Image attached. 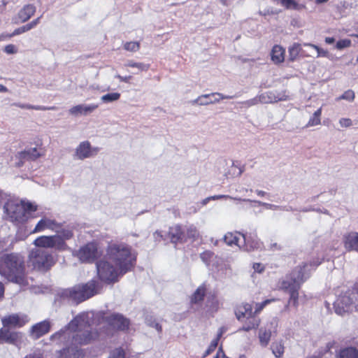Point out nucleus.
Wrapping results in <instances>:
<instances>
[{"label": "nucleus", "instance_id": "f257e3e1", "mask_svg": "<svg viewBox=\"0 0 358 358\" xmlns=\"http://www.w3.org/2000/svg\"><path fill=\"white\" fill-rule=\"evenodd\" d=\"M322 260L310 262V263L303 262L301 264L294 267L287 275L286 278L280 283V288L289 294L287 303L285 309L289 306H293L296 309L299 306V290L301 285L309 278L310 274L306 273V268L310 266L316 268L320 265Z\"/></svg>", "mask_w": 358, "mask_h": 358}, {"label": "nucleus", "instance_id": "f03ea898", "mask_svg": "<svg viewBox=\"0 0 358 358\" xmlns=\"http://www.w3.org/2000/svg\"><path fill=\"white\" fill-rule=\"evenodd\" d=\"M0 275L10 282L20 285H28L24 258L13 252L2 255L0 257Z\"/></svg>", "mask_w": 358, "mask_h": 358}, {"label": "nucleus", "instance_id": "7ed1b4c3", "mask_svg": "<svg viewBox=\"0 0 358 358\" xmlns=\"http://www.w3.org/2000/svg\"><path fill=\"white\" fill-rule=\"evenodd\" d=\"M73 334L71 343L74 345H86L99 338V332L92 328L89 315L81 313L74 317L67 325Z\"/></svg>", "mask_w": 358, "mask_h": 358}, {"label": "nucleus", "instance_id": "20e7f679", "mask_svg": "<svg viewBox=\"0 0 358 358\" xmlns=\"http://www.w3.org/2000/svg\"><path fill=\"white\" fill-rule=\"evenodd\" d=\"M107 256L120 270V273L132 271L136 264V255L132 252L131 247L124 243L110 244L107 248Z\"/></svg>", "mask_w": 358, "mask_h": 358}, {"label": "nucleus", "instance_id": "39448f33", "mask_svg": "<svg viewBox=\"0 0 358 358\" xmlns=\"http://www.w3.org/2000/svg\"><path fill=\"white\" fill-rule=\"evenodd\" d=\"M102 288L101 282L92 279L85 283L77 284L64 289L62 293V296L72 300L76 303H80L99 294Z\"/></svg>", "mask_w": 358, "mask_h": 358}, {"label": "nucleus", "instance_id": "423d86ee", "mask_svg": "<svg viewBox=\"0 0 358 358\" xmlns=\"http://www.w3.org/2000/svg\"><path fill=\"white\" fill-rule=\"evenodd\" d=\"M5 213L10 222L24 224L30 218V213L37 210V206L30 201L9 200L4 205Z\"/></svg>", "mask_w": 358, "mask_h": 358}, {"label": "nucleus", "instance_id": "0eeeda50", "mask_svg": "<svg viewBox=\"0 0 358 358\" xmlns=\"http://www.w3.org/2000/svg\"><path fill=\"white\" fill-rule=\"evenodd\" d=\"M235 315L237 320L243 322V327L239 331H249L257 329L260 324V318L252 314V306L248 303L237 306Z\"/></svg>", "mask_w": 358, "mask_h": 358}, {"label": "nucleus", "instance_id": "6e6552de", "mask_svg": "<svg viewBox=\"0 0 358 358\" xmlns=\"http://www.w3.org/2000/svg\"><path fill=\"white\" fill-rule=\"evenodd\" d=\"M96 273L101 282L108 285L114 284L122 276L118 267H114L106 260L101 259L96 262Z\"/></svg>", "mask_w": 358, "mask_h": 358}, {"label": "nucleus", "instance_id": "1a4fd4ad", "mask_svg": "<svg viewBox=\"0 0 358 358\" xmlns=\"http://www.w3.org/2000/svg\"><path fill=\"white\" fill-rule=\"evenodd\" d=\"M29 262L34 269L43 272L48 271L55 264L52 255L41 249L33 250L29 255Z\"/></svg>", "mask_w": 358, "mask_h": 358}, {"label": "nucleus", "instance_id": "9d476101", "mask_svg": "<svg viewBox=\"0 0 358 358\" xmlns=\"http://www.w3.org/2000/svg\"><path fill=\"white\" fill-rule=\"evenodd\" d=\"M357 294L358 289L355 287L348 289L345 292H342L334 303L335 312L340 315L351 312L353 308L356 307L355 301Z\"/></svg>", "mask_w": 358, "mask_h": 358}, {"label": "nucleus", "instance_id": "9b49d317", "mask_svg": "<svg viewBox=\"0 0 358 358\" xmlns=\"http://www.w3.org/2000/svg\"><path fill=\"white\" fill-rule=\"evenodd\" d=\"M224 241L229 246H238L247 251L254 250L259 247L257 241H250L245 234L238 231L227 232L224 236Z\"/></svg>", "mask_w": 358, "mask_h": 358}, {"label": "nucleus", "instance_id": "f8f14e48", "mask_svg": "<svg viewBox=\"0 0 358 358\" xmlns=\"http://www.w3.org/2000/svg\"><path fill=\"white\" fill-rule=\"evenodd\" d=\"M102 251L99 248L96 241L88 242L76 252V257L83 263H93L101 255Z\"/></svg>", "mask_w": 358, "mask_h": 358}, {"label": "nucleus", "instance_id": "ddd939ff", "mask_svg": "<svg viewBox=\"0 0 358 358\" xmlns=\"http://www.w3.org/2000/svg\"><path fill=\"white\" fill-rule=\"evenodd\" d=\"M34 244L38 248H55L58 251H65L69 249L67 244L56 235L41 236L34 240Z\"/></svg>", "mask_w": 358, "mask_h": 358}, {"label": "nucleus", "instance_id": "4468645a", "mask_svg": "<svg viewBox=\"0 0 358 358\" xmlns=\"http://www.w3.org/2000/svg\"><path fill=\"white\" fill-rule=\"evenodd\" d=\"M103 321L113 331H126L129 329L130 321L122 314L112 313L102 317Z\"/></svg>", "mask_w": 358, "mask_h": 358}, {"label": "nucleus", "instance_id": "2eb2a0df", "mask_svg": "<svg viewBox=\"0 0 358 358\" xmlns=\"http://www.w3.org/2000/svg\"><path fill=\"white\" fill-rule=\"evenodd\" d=\"M185 228L180 224H175L169 227L167 232V238L173 244L185 242Z\"/></svg>", "mask_w": 358, "mask_h": 358}, {"label": "nucleus", "instance_id": "dca6fc26", "mask_svg": "<svg viewBox=\"0 0 358 358\" xmlns=\"http://www.w3.org/2000/svg\"><path fill=\"white\" fill-rule=\"evenodd\" d=\"M22 338L20 332L4 327L0 329V343L16 344Z\"/></svg>", "mask_w": 358, "mask_h": 358}, {"label": "nucleus", "instance_id": "f3484780", "mask_svg": "<svg viewBox=\"0 0 358 358\" xmlns=\"http://www.w3.org/2000/svg\"><path fill=\"white\" fill-rule=\"evenodd\" d=\"M43 155L36 148H30L19 152L16 155V158L19 159L18 166H21L25 161H35Z\"/></svg>", "mask_w": 358, "mask_h": 358}, {"label": "nucleus", "instance_id": "a211bd4d", "mask_svg": "<svg viewBox=\"0 0 358 358\" xmlns=\"http://www.w3.org/2000/svg\"><path fill=\"white\" fill-rule=\"evenodd\" d=\"M1 322L4 327L10 329L11 328L23 327L26 323V320L18 314H12L2 317Z\"/></svg>", "mask_w": 358, "mask_h": 358}, {"label": "nucleus", "instance_id": "6ab92c4d", "mask_svg": "<svg viewBox=\"0 0 358 358\" xmlns=\"http://www.w3.org/2000/svg\"><path fill=\"white\" fill-rule=\"evenodd\" d=\"M208 285L206 282L200 285L189 297L190 306L192 307L194 305L201 306L206 295Z\"/></svg>", "mask_w": 358, "mask_h": 358}, {"label": "nucleus", "instance_id": "aec40b11", "mask_svg": "<svg viewBox=\"0 0 358 358\" xmlns=\"http://www.w3.org/2000/svg\"><path fill=\"white\" fill-rule=\"evenodd\" d=\"M58 227L59 224L55 220L50 219L47 217H43L38 222L31 233L36 234L43 231L46 229L54 231Z\"/></svg>", "mask_w": 358, "mask_h": 358}, {"label": "nucleus", "instance_id": "412c9836", "mask_svg": "<svg viewBox=\"0 0 358 358\" xmlns=\"http://www.w3.org/2000/svg\"><path fill=\"white\" fill-rule=\"evenodd\" d=\"M50 330V323L47 320H44L34 324L31 327V334L34 338L38 339L48 334Z\"/></svg>", "mask_w": 358, "mask_h": 358}, {"label": "nucleus", "instance_id": "4be33fe9", "mask_svg": "<svg viewBox=\"0 0 358 358\" xmlns=\"http://www.w3.org/2000/svg\"><path fill=\"white\" fill-rule=\"evenodd\" d=\"M36 7L32 4L25 5L17 13V18L20 22H25L35 13Z\"/></svg>", "mask_w": 358, "mask_h": 358}, {"label": "nucleus", "instance_id": "5701e85b", "mask_svg": "<svg viewBox=\"0 0 358 358\" xmlns=\"http://www.w3.org/2000/svg\"><path fill=\"white\" fill-rule=\"evenodd\" d=\"M97 104H91L88 106L85 105H77L70 108L69 112L71 114L77 115L78 114L87 115L92 113L98 108Z\"/></svg>", "mask_w": 358, "mask_h": 358}, {"label": "nucleus", "instance_id": "b1692460", "mask_svg": "<svg viewBox=\"0 0 358 358\" xmlns=\"http://www.w3.org/2000/svg\"><path fill=\"white\" fill-rule=\"evenodd\" d=\"M76 155L80 159H84L93 155L91 145L88 141L82 142L76 149Z\"/></svg>", "mask_w": 358, "mask_h": 358}, {"label": "nucleus", "instance_id": "393cba45", "mask_svg": "<svg viewBox=\"0 0 358 358\" xmlns=\"http://www.w3.org/2000/svg\"><path fill=\"white\" fill-rule=\"evenodd\" d=\"M345 247L348 250H358V234L350 233L345 237Z\"/></svg>", "mask_w": 358, "mask_h": 358}, {"label": "nucleus", "instance_id": "a878e982", "mask_svg": "<svg viewBox=\"0 0 358 358\" xmlns=\"http://www.w3.org/2000/svg\"><path fill=\"white\" fill-rule=\"evenodd\" d=\"M285 49L280 45H275L271 50V59L275 64H280L285 60Z\"/></svg>", "mask_w": 358, "mask_h": 358}, {"label": "nucleus", "instance_id": "bb28decb", "mask_svg": "<svg viewBox=\"0 0 358 358\" xmlns=\"http://www.w3.org/2000/svg\"><path fill=\"white\" fill-rule=\"evenodd\" d=\"M268 99L271 102L287 101L289 99V95L287 90L270 92Z\"/></svg>", "mask_w": 358, "mask_h": 358}, {"label": "nucleus", "instance_id": "cd10ccee", "mask_svg": "<svg viewBox=\"0 0 358 358\" xmlns=\"http://www.w3.org/2000/svg\"><path fill=\"white\" fill-rule=\"evenodd\" d=\"M225 331H226V329L223 327H220L219 329L216 338H215L211 341L210 344L209 345L206 351L205 352V354H204L205 356H207V355L211 354L213 352H214L216 348L217 347L218 342H219L220 339L221 338V337L222 336L223 334L225 332Z\"/></svg>", "mask_w": 358, "mask_h": 358}, {"label": "nucleus", "instance_id": "c85d7f7f", "mask_svg": "<svg viewBox=\"0 0 358 358\" xmlns=\"http://www.w3.org/2000/svg\"><path fill=\"white\" fill-rule=\"evenodd\" d=\"M338 358H358V351L352 347L342 349L338 353Z\"/></svg>", "mask_w": 358, "mask_h": 358}, {"label": "nucleus", "instance_id": "c756f323", "mask_svg": "<svg viewBox=\"0 0 358 358\" xmlns=\"http://www.w3.org/2000/svg\"><path fill=\"white\" fill-rule=\"evenodd\" d=\"M271 337L270 329H260L259 331V340L262 346L266 347L269 343Z\"/></svg>", "mask_w": 358, "mask_h": 358}, {"label": "nucleus", "instance_id": "7c9ffc66", "mask_svg": "<svg viewBox=\"0 0 358 358\" xmlns=\"http://www.w3.org/2000/svg\"><path fill=\"white\" fill-rule=\"evenodd\" d=\"M218 95L220 96V99H231L232 96H224L223 94H220V93H211V94H203L200 96L198 97V99L195 101L196 102H199V104L200 105H208V104H210V103H214L215 101H212V100H210V101H203V99H208L210 96H214V95Z\"/></svg>", "mask_w": 358, "mask_h": 358}, {"label": "nucleus", "instance_id": "2f4dec72", "mask_svg": "<svg viewBox=\"0 0 358 358\" xmlns=\"http://www.w3.org/2000/svg\"><path fill=\"white\" fill-rule=\"evenodd\" d=\"M322 115V108H318L309 119L306 127H314L320 124Z\"/></svg>", "mask_w": 358, "mask_h": 358}, {"label": "nucleus", "instance_id": "473e14b6", "mask_svg": "<svg viewBox=\"0 0 358 358\" xmlns=\"http://www.w3.org/2000/svg\"><path fill=\"white\" fill-rule=\"evenodd\" d=\"M280 299H278V298H271V299H266V300L263 301L261 303H257L256 305H255V311L254 312L252 311V314H254L256 316H258V315L262 312V310L267 305H268V304H270V303H271L273 302L278 301Z\"/></svg>", "mask_w": 358, "mask_h": 358}, {"label": "nucleus", "instance_id": "72a5a7b5", "mask_svg": "<svg viewBox=\"0 0 358 358\" xmlns=\"http://www.w3.org/2000/svg\"><path fill=\"white\" fill-rule=\"evenodd\" d=\"M185 231V242L188 239H196L199 236V231L196 227L194 225H190L189 227H184Z\"/></svg>", "mask_w": 358, "mask_h": 358}, {"label": "nucleus", "instance_id": "f704fd0d", "mask_svg": "<svg viewBox=\"0 0 358 358\" xmlns=\"http://www.w3.org/2000/svg\"><path fill=\"white\" fill-rule=\"evenodd\" d=\"M272 352L277 358L282 357L285 351V347L281 342H273L271 345Z\"/></svg>", "mask_w": 358, "mask_h": 358}, {"label": "nucleus", "instance_id": "c9c22d12", "mask_svg": "<svg viewBox=\"0 0 358 358\" xmlns=\"http://www.w3.org/2000/svg\"><path fill=\"white\" fill-rule=\"evenodd\" d=\"M279 3L285 8L299 10L300 8L299 4L294 0H278Z\"/></svg>", "mask_w": 358, "mask_h": 358}, {"label": "nucleus", "instance_id": "e433bc0d", "mask_svg": "<svg viewBox=\"0 0 358 358\" xmlns=\"http://www.w3.org/2000/svg\"><path fill=\"white\" fill-rule=\"evenodd\" d=\"M126 66L131 68H137L141 71H146L150 68V64H145L141 62H135L132 60L128 61Z\"/></svg>", "mask_w": 358, "mask_h": 358}, {"label": "nucleus", "instance_id": "4c0bfd02", "mask_svg": "<svg viewBox=\"0 0 358 358\" xmlns=\"http://www.w3.org/2000/svg\"><path fill=\"white\" fill-rule=\"evenodd\" d=\"M124 49L129 52H136L140 49V43L138 41H128L124 45Z\"/></svg>", "mask_w": 358, "mask_h": 358}, {"label": "nucleus", "instance_id": "58836bf2", "mask_svg": "<svg viewBox=\"0 0 358 358\" xmlns=\"http://www.w3.org/2000/svg\"><path fill=\"white\" fill-rule=\"evenodd\" d=\"M120 98L118 92L108 93L101 96V100L105 103L117 101Z\"/></svg>", "mask_w": 358, "mask_h": 358}, {"label": "nucleus", "instance_id": "ea45409f", "mask_svg": "<svg viewBox=\"0 0 358 358\" xmlns=\"http://www.w3.org/2000/svg\"><path fill=\"white\" fill-rule=\"evenodd\" d=\"M56 236L59 237L64 243H66V240H69L73 236V233L70 229H62L59 231V234Z\"/></svg>", "mask_w": 358, "mask_h": 358}, {"label": "nucleus", "instance_id": "a19ab883", "mask_svg": "<svg viewBox=\"0 0 358 358\" xmlns=\"http://www.w3.org/2000/svg\"><path fill=\"white\" fill-rule=\"evenodd\" d=\"M355 99V93L352 90L345 91L341 96L336 98V101H339L342 99H345L347 101H352Z\"/></svg>", "mask_w": 358, "mask_h": 358}, {"label": "nucleus", "instance_id": "79ce46f5", "mask_svg": "<svg viewBox=\"0 0 358 358\" xmlns=\"http://www.w3.org/2000/svg\"><path fill=\"white\" fill-rule=\"evenodd\" d=\"M15 105L22 109H31L36 110H46L45 107L41 106H33L30 104H22V103H15Z\"/></svg>", "mask_w": 358, "mask_h": 358}, {"label": "nucleus", "instance_id": "37998d69", "mask_svg": "<svg viewBox=\"0 0 358 358\" xmlns=\"http://www.w3.org/2000/svg\"><path fill=\"white\" fill-rule=\"evenodd\" d=\"M108 358H125V352L121 348L113 350Z\"/></svg>", "mask_w": 358, "mask_h": 358}, {"label": "nucleus", "instance_id": "c03bdc74", "mask_svg": "<svg viewBox=\"0 0 358 358\" xmlns=\"http://www.w3.org/2000/svg\"><path fill=\"white\" fill-rule=\"evenodd\" d=\"M214 253L210 251H204L203 252L200 257L203 262L207 264H209L212 258L213 257Z\"/></svg>", "mask_w": 358, "mask_h": 358}, {"label": "nucleus", "instance_id": "a18cd8bd", "mask_svg": "<svg viewBox=\"0 0 358 358\" xmlns=\"http://www.w3.org/2000/svg\"><path fill=\"white\" fill-rule=\"evenodd\" d=\"M350 45H351L350 40L347 39V38L342 39V40L338 41L336 43V48L338 49V50H342L343 48L350 47Z\"/></svg>", "mask_w": 358, "mask_h": 358}, {"label": "nucleus", "instance_id": "49530a36", "mask_svg": "<svg viewBox=\"0 0 358 358\" xmlns=\"http://www.w3.org/2000/svg\"><path fill=\"white\" fill-rule=\"evenodd\" d=\"M153 238H154L155 242H161L162 241H166L168 239L167 234L164 235L162 234V231H156L153 234Z\"/></svg>", "mask_w": 358, "mask_h": 358}, {"label": "nucleus", "instance_id": "de8ad7c7", "mask_svg": "<svg viewBox=\"0 0 358 358\" xmlns=\"http://www.w3.org/2000/svg\"><path fill=\"white\" fill-rule=\"evenodd\" d=\"M27 31L26 27L24 25L20 27H18L17 29H15L11 34H8L7 36L8 38H12L15 36H17V35H20L21 34H23L24 32Z\"/></svg>", "mask_w": 358, "mask_h": 358}, {"label": "nucleus", "instance_id": "09e8293b", "mask_svg": "<svg viewBox=\"0 0 358 358\" xmlns=\"http://www.w3.org/2000/svg\"><path fill=\"white\" fill-rule=\"evenodd\" d=\"M4 51L7 54H15L17 52V49L13 44H8L5 46Z\"/></svg>", "mask_w": 358, "mask_h": 358}, {"label": "nucleus", "instance_id": "8fccbe9b", "mask_svg": "<svg viewBox=\"0 0 358 358\" xmlns=\"http://www.w3.org/2000/svg\"><path fill=\"white\" fill-rule=\"evenodd\" d=\"M339 123L342 127H349L352 124L350 118H341Z\"/></svg>", "mask_w": 358, "mask_h": 358}, {"label": "nucleus", "instance_id": "3c124183", "mask_svg": "<svg viewBox=\"0 0 358 358\" xmlns=\"http://www.w3.org/2000/svg\"><path fill=\"white\" fill-rule=\"evenodd\" d=\"M252 268L257 273H262L265 270V266L262 263H254Z\"/></svg>", "mask_w": 358, "mask_h": 358}, {"label": "nucleus", "instance_id": "603ef678", "mask_svg": "<svg viewBox=\"0 0 358 358\" xmlns=\"http://www.w3.org/2000/svg\"><path fill=\"white\" fill-rule=\"evenodd\" d=\"M27 31L31 30V29H33L34 27H35V24H34V22L31 21L29 23H27V24L24 25Z\"/></svg>", "mask_w": 358, "mask_h": 358}, {"label": "nucleus", "instance_id": "864d4df0", "mask_svg": "<svg viewBox=\"0 0 358 358\" xmlns=\"http://www.w3.org/2000/svg\"><path fill=\"white\" fill-rule=\"evenodd\" d=\"M325 42L327 44H333L335 43V38L334 37H326Z\"/></svg>", "mask_w": 358, "mask_h": 358}, {"label": "nucleus", "instance_id": "5fc2aeb1", "mask_svg": "<svg viewBox=\"0 0 358 358\" xmlns=\"http://www.w3.org/2000/svg\"><path fill=\"white\" fill-rule=\"evenodd\" d=\"M227 197H228V196H226V195H216V196H213L212 197H209V198H208V199L215 200V199H220L227 198Z\"/></svg>", "mask_w": 358, "mask_h": 358}, {"label": "nucleus", "instance_id": "6e6d98bb", "mask_svg": "<svg viewBox=\"0 0 358 358\" xmlns=\"http://www.w3.org/2000/svg\"><path fill=\"white\" fill-rule=\"evenodd\" d=\"M220 354H222V355L223 358H225V357H226V356H225V355H224V353L223 350H222V348H220L219 349V350L217 351V354H216V355H215V357L214 358H219V357H220Z\"/></svg>", "mask_w": 358, "mask_h": 358}, {"label": "nucleus", "instance_id": "4d7b16f0", "mask_svg": "<svg viewBox=\"0 0 358 358\" xmlns=\"http://www.w3.org/2000/svg\"><path fill=\"white\" fill-rule=\"evenodd\" d=\"M4 294V285L0 282V299L3 298Z\"/></svg>", "mask_w": 358, "mask_h": 358}, {"label": "nucleus", "instance_id": "13d9d810", "mask_svg": "<svg viewBox=\"0 0 358 358\" xmlns=\"http://www.w3.org/2000/svg\"><path fill=\"white\" fill-rule=\"evenodd\" d=\"M155 328L157 330L158 332L161 333L162 331V327L161 326V324H159V323H156L155 324Z\"/></svg>", "mask_w": 358, "mask_h": 358}, {"label": "nucleus", "instance_id": "bf43d9fd", "mask_svg": "<svg viewBox=\"0 0 358 358\" xmlns=\"http://www.w3.org/2000/svg\"><path fill=\"white\" fill-rule=\"evenodd\" d=\"M256 193L259 196H264L266 194V193L262 190H257Z\"/></svg>", "mask_w": 358, "mask_h": 358}, {"label": "nucleus", "instance_id": "052dcab7", "mask_svg": "<svg viewBox=\"0 0 358 358\" xmlns=\"http://www.w3.org/2000/svg\"><path fill=\"white\" fill-rule=\"evenodd\" d=\"M8 92V89L3 85L0 84V92Z\"/></svg>", "mask_w": 358, "mask_h": 358}, {"label": "nucleus", "instance_id": "680f3d73", "mask_svg": "<svg viewBox=\"0 0 358 358\" xmlns=\"http://www.w3.org/2000/svg\"><path fill=\"white\" fill-rule=\"evenodd\" d=\"M32 21L34 22V24H35V26H36L39 23L40 17H37L36 19H35Z\"/></svg>", "mask_w": 358, "mask_h": 358}, {"label": "nucleus", "instance_id": "e2e57ef3", "mask_svg": "<svg viewBox=\"0 0 358 358\" xmlns=\"http://www.w3.org/2000/svg\"><path fill=\"white\" fill-rule=\"evenodd\" d=\"M223 6H228L227 0H219Z\"/></svg>", "mask_w": 358, "mask_h": 358}, {"label": "nucleus", "instance_id": "0e129e2a", "mask_svg": "<svg viewBox=\"0 0 358 358\" xmlns=\"http://www.w3.org/2000/svg\"><path fill=\"white\" fill-rule=\"evenodd\" d=\"M329 0H316L317 3H323L327 2Z\"/></svg>", "mask_w": 358, "mask_h": 358}, {"label": "nucleus", "instance_id": "69168bd1", "mask_svg": "<svg viewBox=\"0 0 358 358\" xmlns=\"http://www.w3.org/2000/svg\"><path fill=\"white\" fill-rule=\"evenodd\" d=\"M296 50V52H297V48H294V47H293L292 48L289 49V52L291 54H292V52Z\"/></svg>", "mask_w": 358, "mask_h": 358}, {"label": "nucleus", "instance_id": "338daca9", "mask_svg": "<svg viewBox=\"0 0 358 358\" xmlns=\"http://www.w3.org/2000/svg\"><path fill=\"white\" fill-rule=\"evenodd\" d=\"M76 353L78 355H83V350H76Z\"/></svg>", "mask_w": 358, "mask_h": 358}, {"label": "nucleus", "instance_id": "774afa93", "mask_svg": "<svg viewBox=\"0 0 358 358\" xmlns=\"http://www.w3.org/2000/svg\"><path fill=\"white\" fill-rule=\"evenodd\" d=\"M308 358H320V357L319 356H316V355H313V356H311V357H310Z\"/></svg>", "mask_w": 358, "mask_h": 358}]
</instances>
